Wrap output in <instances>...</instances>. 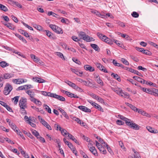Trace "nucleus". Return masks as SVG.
<instances>
[{
  "label": "nucleus",
  "mask_w": 158,
  "mask_h": 158,
  "mask_svg": "<svg viewBox=\"0 0 158 158\" xmlns=\"http://www.w3.org/2000/svg\"><path fill=\"white\" fill-rule=\"evenodd\" d=\"M19 105L21 109H23V111L24 113L25 110V108H27V99L24 97H22L19 100Z\"/></svg>",
  "instance_id": "obj_1"
},
{
  "label": "nucleus",
  "mask_w": 158,
  "mask_h": 158,
  "mask_svg": "<svg viewBox=\"0 0 158 158\" xmlns=\"http://www.w3.org/2000/svg\"><path fill=\"white\" fill-rule=\"evenodd\" d=\"M13 88L12 86L9 83H6L4 87L3 91L4 94L5 95L9 94L12 90Z\"/></svg>",
  "instance_id": "obj_2"
},
{
  "label": "nucleus",
  "mask_w": 158,
  "mask_h": 158,
  "mask_svg": "<svg viewBox=\"0 0 158 158\" xmlns=\"http://www.w3.org/2000/svg\"><path fill=\"white\" fill-rule=\"evenodd\" d=\"M30 96V100L31 101H35V98H34V96L35 95V93L32 90H28L26 92Z\"/></svg>",
  "instance_id": "obj_3"
},
{
  "label": "nucleus",
  "mask_w": 158,
  "mask_h": 158,
  "mask_svg": "<svg viewBox=\"0 0 158 158\" xmlns=\"http://www.w3.org/2000/svg\"><path fill=\"white\" fill-rule=\"evenodd\" d=\"M62 92L64 93L66 95L70 98H79V97L77 95L74 94H73L70 93L69 92L63 90H62Z\"/></svg>",
  "instance_id": "obj_4"
},
{
  "label": "nucleus",
  "mask_w": 158,
  "mask_h": 158,
  "mask_svg": "<svg viewBox=\"0 0 158 158\" xmlns=\"http://www.w3.org/2000/svg\"><path fill=\"white\" fill-rule=\"evenodd\" d=\"M27 81L26 79H14L12 80L13 83L16 84H20L26 82Z\"/></svg>",
  "instance_id": "obj_5"
},
{
  "label": "nucleus",
  "mask_w": 158,
  "mask_h": 158,
  "mask_svg": "<svg viewBox=\"0 0 158 158\" xmlns=\"http://www.w3.org/2000/svg\"><path fill=\"white\" fill-rule=\"evenodd\" d=\"M52 97L55 98L60 101L63 102L65 100V98L62 96L53 93Z\"/></svg>",
  "instance_id": "obj_6"
},
{
  "label": "nucleus",
  "mask_w": 158,
  "mask_h": 158,
  "mask_svg": "<svg viewBox=\"0 0 158 158\" xmlns=\"http://www.w3.org/2000/svg\"><path fill=\"white\" fill-rule=\"evenodd\" d=\"M78 108L81 110L85 112L90 113L91 111L90 109L83 106H79L78 107Z\"/></svg>",
  "instance_id": "obj_7"
},
{
  "label": "nucleus",
  "mask_w": 158,
  "mask_h": 158,
  "mask_svg": "<svg viewBox=\"0 0 158 158\" xmlns=\"http://www.w3.org/2000/svg\"><path fill=\"white\" fill-rule=\"evenodd\" d=\"M95 64L97 67L100 70L103 72L104 73H107L108 72L105 69V67L101 64L96 63Z\"/></svg>",
  "instance_id": "obj_8"
},
{
  "label": "nucleus",
  "mask_w": 158,
  "mask_h": 158,
  "mask_svg": "<svg viewBox=\"0 0 158 158\" xmlns=\"http://www.w3.org/2000/svg\"><path fill=\"white\" fill-rule=\"evenodd\" d=\"M102 41H103L106 43L110 44H113V40H110L106 36H103V37L102 38Z\"/></svg>",
  "instance_id": "obj_9"
},
{
  "label": "nucleus",
  "mask_w": 158,
  "mask_h": 158,
  "mask_svg": "<svg viewBox=\"0 0 158 158\" xmlns=\"http://www.w3.org/2000/svg\"><path fill=\"white\" fill-rule=\"evenodd\" d=\"M14 74L12 73H5L3 76V79H7L14 77Z\"/></svg>",
  "instance_id": "obj_10"
},
{
  "label": "nucleus",
  "mask_w": 158,
  "mask_h": 158,
  "mask_svg": "<svg viewBox=\"0 0 158 158\" xmlns=\"http://www.w3.org/2000/svg\"><path fill=\"white\" fill-rule=\"evenodd\" d=\"M85 69L87 71L92 72L94 71V69L89 65H86L84 66Z\"/></svg>",
  "instance_id": "obj_11"
},
{
  "label": "nucleus",
  "mask_w": 158,
  "mask_h": 158,
  "mask_svg": "<svg viewBox=\"0 0 158 158\" xmlns=\"http://www.w3.org/2000/svg\"><path fill=\"white\" fill-rule=\"evenodd\" d=\"M33 80L34 81L39 83H42L45 82V81L44 79L37 77H33Z\"/></svg>",
  "instance_id": "obj_12"
},
{
  "label": "nucleus",
  "mask_w": 158,
  "mask_h": 158,
  "mask_svg": "<svg viewBox=\"0 0 158 158\" xmlns=\"http://www.w3.org/2000/svg\"><path fill=\"white\" fill-rule=\"evenodd\" d=\"M89 150L95 156H98L97 151L95 147L93 146L90 147Z\"/></svg>",
  "instance_id": "obj_13"
},
{
  "label": "nucleus",
  "mask_w": 158,
  "mask_h": 158,
  "mask_svg": "<svg viewBox=\"0 0 158 158\" xmlns=\"http://www.w3.org/2000/svg\"><path fill=\"white\" fill-rule=\"evenodd\" d=\"M133 78L141 83L144 84L145 83V80L138 76H134L133 77Z\"/></svg>",
  "instance_id": "obj_14"
},
{
  "label": "nucleus",
  "mask_w": 158,
  "mask_h": 158,
  "mask_svg": "<svg viewBox=\"0 0 158 158\" xmlns=\"http://www.w3.org/2000/svg\"><path fill=\"white\" fill-rule=\"evenodd\" d=\"M9 2L10 4L13 5H15L19 8H21L22 7V5L18 2L10 0L9 1Z\"/></svg>",
  "instance_id": "obj_15"
},
{
  "label": "nucleus",
  "mask_w": 158,
  "mask_h": 158,
  "mask_svg": "<svg viewBox=\"0 0 158 158\" xmlns=\"http://www.w3.org/2000/svg\"><path fill=\"white\" fill-rule=\"evenodd\" d=\"M147 129L150 132L153 133H157L158 131L157 130H155L154 128H152L150 126H147L146 127Z\"/></svg>",
  "instance_id": "obj_16"
},
{
  "label": "nucleus",
  "mask_w": 158,
  "mask_h": 158,
  "mask_svg": "<svg viewBox=\"0 0 158 158\" xmlns=\"http://www.w3.org/2000/svg\"><path fill=\"white\" fill-rule=\"evenodd\" d=\"M71 70L73 72L80 77L83 74V72L82 71H79L75 69H72Z\"/></svg>",
  "instance_id": "obj_17"
},
{
  "label": "nucleus",
  "mask_w": 158,
  "mask_h": 158,
  "mask_svg": "<svg viewBox=\"0 0 158 158\" xmlns=\"http://www.w3.org/2000/svg\"><path fill=\"white\" fill-rule=\"evenodd\" d=\"M111 76L117 80L119 82L121 81L120 77L117 74H114V73H112L111 74Z\"/></svg>",
  "instance_id": "obj_18"
},
{
  "label": "nucleus",
  "mask_w": 158,
  "mask_h": 158,
  "mask_svg": "<svg viewBox=\"0 0 158 158\" xmlns=\"http://www.w3.org/2000/svg\"><path fill=\"white\" fill-rule=\"evenodd\" d=\"M41 94L45 96H48L52 97L53 94L52 93L50 92H47L46 91H41Z\"/></svg>",
  "instance_id": "obj_19"
},
{
  "label": "nucleus",
  "mask_w": 158,
  "mask_h": 158,
  "mask_svg": "<svg viewBox=\"0 0 158 158\" xmlns=\"http://www.w3.org/2000/svg\"><path fill=\"white\" fill-rule=\"evenodd\" d=\"M83 40L87 42H90L94 40V39L93 38L91 37L86 35Z\"/></svg>",
  "instance_id": "obj_20"
},
{
  "label": "nucleus",
  "mask_w": 158,
  "mask_h": 158,
  "mask_svg": "<svg viewBox=\"0 0 158 158\" xmlns=\"http://www.w3.org/2000/svg\"><path fill=\"white\" fill-rule=\"evenodd\" d=\"M78 36L80 38V39L84 40L86 35V34L83 31H80L78 32Z\"/></svg>",
  "instance_id": "obj_21"
},
{
  "label": "nucleus",
  "mask_w": 158,
  "mask_h": 158,
  "mask_svg": "<svg viewBox=\"0 0 158 158\" xmlns=\"http://www.w3.org/2000/svg\"><path fill=\"white\" fill-rule=\"evenodd\" d=\"M68 136L70 139L74 141L77 144L79 143V142L77 141V139L71 134L68 133Z\"/></svg>",
  "instance_id": "obj_22"
},
{
  "label": "nucleus",
  "mask_w": 158,
  "mask_h": 158,
  "mask_svg": "<svg viewBox=\"0 0 158 158\" xmlns=\"http://www.w3.org/2000/svg\"><path fill=\"white\" fill-rule=\"evenodd\" d=\"M93 106L95 107L96 109H98V110L100 111L101 112H103V110L102 107L100 105L96 103L93 105Z\"/></svg>",
  "instance_id": "obj_23"
},
{
  "label": "nucleus",
  "mask_w": 158,
  "mask_h": 158,
  "mask_svg": "<svg viewBox=\"0 0 158 158\" xmlns=\"http://www.w3.org/2000/svg\"><path fill=\"white\" fill-rule=\"evenodd\" d=\"M9 65V64L5 61H2L0 62V66L2 68H4Z\"/></svg>",
  "instance_id": "obj_24"
},
{
  "label": "nucleus",
  "mask_w": 158,
  "mask_h": 158,
  "mask_svg": "<svg viewBox=\"0 0 158 158\" xmlns=\"http://www.w3.org/2000/svg\"><path fill=\"white\" fill-rule=\"evenodd\" d=\"M0 9L5 12L7 11L8 10L6 6L1 4H0Z\"/></svg>",
  "instance_id": "obj_25"
},
{
  "label": "nucleus",
  "mask_w": 158,
  "mask_h": 158,
  "mask_svg": "<svg viewBox=\"0 0 158 158\" xmlns=\"http://www.w3.org/2000/svg\"><path fill=\"white\" fill-rule=\"evenodd\" d=\"M112 90L114 92L118 94H121V92L122 91V89L121 88L117 89L116 88H112Z\"/></svg>",
  "instance_id": "obj_26"
},
{
  "label": "nucleus",
  "mask_w": 158,
  "mask_h": 158,
  "mask_svg": "<svg viewBox=\"0 0 158 158\" xmlns=\"http://www.w3.org/2000/svg\"><path fill=\"white\" fill-rule=\"evenodd\" d=\"M113 42L115 43L118 46L121 48H123V46L121 42H120L119 41L117 40L114 39H113Z\"/></svg>",
  "instance_id": "obj_27"
},
{
  "label": "nucleus",
  "mask_w": 158,
  "mask_h": 158,
  "mask_svg": "<svg viewBox=\"0 0 158 158\" xmlns=\"http://www.w3.org/2000/svg\"><path fill=\"white\" fill-rule=\"evenodd\" d=\"M130 127L136 130H138L139 129V126L134 123L132 124Z\"/></svg>",
  "instance_id": "obj_28"
},
{
  "label": "nucleus",
  "mask_w": 158,
  "mask_h": 158,
  "mask_svg": "<svg viewBox=\"0 0 158 158\" xmlns=\"http://www.w3.org/2000/svg\"><path fill=\"white\" fill-rule=\"evenodd\" d=\"M15 35L16 37H18L20 40H22L23 42L25 43H27L26 40L21 35L18 34H16Z\"/></svg>",
  "instance_id": "obj_29"
},
{
  "label": "nucleus",
  "mask_w": 158,
  "mask_h": 158,
  "mask_svg": "<svg viewBox=\"0 0 158 158\" xmlns=\"http://www.w3.org/2000/svg\"><path fill=\"white\" fill-rule=\"evenodd\" d=\"M83 84L87 86L92 87L93 86V84L89 81H84Z\"/></svg>",
  "instance_id": "obj_30"
},
{
  "label": "nucleus",
  "mask_w": 158,
  "mask_h": 158,
  "mask_svg": "<svg viewBox=\"0 0 158 158\" xmlns=\"http://www.w3.org/2000/svg\"><path fill=\"white\" fill-rule=\"evenodd\" d=\"M129 71L130 72L133 73L139 76H141V74L139 73L138 71L136 70H134V69H129Z\"/></svg>",
  "instance_id": "obj_31"
},
{
  "label": "nucleus",
  "mask_w": 158,
  "mask_h": 158,
  "mask_svg": "<svg viewBox=\"0 0 158 158\" xmlns=\"http://www.w3.org/2000/svg\"><path fill=\"white\" fill-rule=\"evenodd\" d=\"M19 97V96H16L12 98V100L14 101V103L15 104H17Z\"/></svg>",
  "instance_id": "obj_32"
},
{
  "label": "nucleus",
  "mask_w": 158,
  "mask_h": 158,
  "mask_svg": "<svg viewBox=\"0 0 158 158\" xmlns=\"http://www.w3.org/2000/svg\"><path fill=\"white\" fill-rule=\"evenodd\" d=\"M92 48L96 51H98L99 49V47L98 45L95 44H90Z\"/></svg>",
  "instance_id": "obj_33"
},
{
  "label": "nucleus",
  "mask_w": 158,
  "mask_h": 158,
  "mask_svg": "<svg viewBox=\"0 0 158 158\" xmlns=\"http://www.w3.org/2000/svg\"><path fill=\"white\" fill-rule=\"evenodd\" d=\"M55 32L59 34H62L63 31L61 28L57 26L55 29Z\"/></svg>",
  "instance_id": "obj_34"
},
{
  "label": "nucleus",
  "mask_w": 158,
  "mask_h": 158,
  "mask_svg": "<svg viewBox=\"0 0 158 158\" xmlns=\"http://www.w3.org/2000/svg\"><path fill=\"white\" fill-rule=\"evenodd\" d=\"M126 121H125L126 124L127 125L131 127V126L132 125V124L133 123L132 122H131L130 119L127 118Z\"/></svg>",
  "instance_id": "obj_35"
},
{
  "label": "nucleus",
  "mask_w": 158,
  "mask_h": 158,
  "mask_svg": "<svg viewBox=\"0 0 158 158\" xmlns=\"http://www.w3.org/2000/svg\"><path fill=\"white\" fill-rule=\"evenodd\" d=\"M44 106L45 107V109L48 113L50 114L52 113L51 108L47 105L44 104Z\"/></svg>",
  "instance_id": "obj_36"
},
{
  "label": "nucleus",
  "mask_w": 158,
  "mask_h": 158,
  "mask_svg": "<svg viewBox=\"0 0 158 158\" xmlns=\"http://www.w3.org/2000/svg\"><path fill=\"white\" fill-rule=\"evenodd\" d=\"M31 132L32 133L33 135H34L36 137H37H37H38L40 136L39 132L35 130H33Z\"/></svg>",
  "instance_id": "obj_37"
},
{
  "label": "nucleus",
  "mask_w": 158,
  "mask_h": 158,
  "mask_svg": "<svg viewBox=\"0 0 158 158\" xmlns=\"http://www.w3.org/2000/svg\"><path fill=\"white\" fill-rule=\"evenodd\" d=\"M20 32L23 34L24 35L27 37H29V39L30 38V36L25 31L21 30Z\"/></svg>",
  "instance_id": "obj_38"
},
{
  "label": "nucleus",
  "mask_w": 158,
  "mask_h": 158,
  "mask_svg": "<svg viewBox=\"0 0 158 158\" xmlns=\"http://www.w3.org/2000/svg\"><path fill=\"white\" fill-rule=\"evenodd\" d=\"M145 83L147 85H149L150 86L152 85L153 86L155 87L156 86V84L155 83H153L151 81L148 82V81L145 80Z\"/></svg>",
  "instance_id": "obj_39"
},
{
  "label": "nucleus",
  "mask_w": 158,
  "mask_h": 158,
  "mask_svg": "<svg viewBox=\"0 0 158 158\" xmlns=\"http://www.w3.org/2000/svg\"><path fill=\"white\" fill-rule=\"evenodd\" d=\"M97 82L101 86L103 85V83L102 80L100 79V77H99L98 79L96 80Z\"/></svg>",
  "instance_id": "obj_40"
},
{
  "label": "nucleus",
  "mask_w": 158,
  "mask_h": 158,
  "mask_svg": "<svg viewBox=\"0 0 158 158\" xmlns=\"http://www.w3.org/2000/svg\"><path fill=\"white\" fill-rule=\"evenodd\" d=\"M8 25L7 27L8 28L13 30H15V27L13 25L9 23H8Z\"/></svg>",
  "instance_id": "obj_41"
},
{
  "label": "nucleus",
  "mask_w": 158,
  "mask_h": 158,
  "mask_svg": "<svg viewBox=\"0 0 158 158\" xmlns=\"http://www.w3.org/2000/svg\"><path fill=\"white\" fill-rule=\"evenodd\" d=\"M32 102H34L35 104L37 105L38 106H40L42 104L41 102L39 100H38L35 98V101H31Z\"/></svg>",
  "instance_id": "obj_42"
},
{
  "label": "nucleus",
  "mask_w": 158,
  "mask_h": 158,
  "mask_svg": "<svg viewBox=\"0 0 158 158\" xmlns=\"http://www.w3.org/2000/svg\"><path fill=\"white\" fill-rule=\"evenodd\" d=\"M121 61L125 64L128 65L129 64L128 62L126 59L123 58H122L121 59Z\"/></svg>",
  "instance_id": "obj_43"
},
{
  "label": "nucleus",
  "mask_w": 158,
  "mask_h": 158,
  "mask_svg": "<svg viewBox=\"0 0 158 158\" xmlns=\"http://www.w3.org/2000/svg\"><path fill=\"white\" fill-rule=\"evenodd\" d=\"M33 27L39 31H41L42 30V27L37 24H34Z\"/></svg>",
  "instance_id": "obj_44"
},
{
  "label": "nucleus",
  "mask_w": 158,
  "mask_h": 158,
  "mask_svg": "<svg viewBox=\"0 0 158 158\" xmlns=\"http://www.w3.org/2000/svg\"><path fill=\"white\" fill-rule=\"evenodd\" d=\"M131 15L132 16L135 18H138L139 16V14L135 11L133 12Z\"/></svg>",
  "instance_id": "obj_45"
},
{
  "label": "nucleus",
  "mask_w": 158,
  "mask_h": 158,
  "mask_svg": "<svg viewBox=\"0 0 158 158\" xmlns=\"http://www.w3.org/2000/svg\"><path fill=\"white\" fill-rule=\"evenodd\" d=\"M61 134L63 135H68V133H69V132H68L67 131L64 129H62V130H61Z\"/></svg>",
  "instance_id": "obj_46"
},
{
  "label": "nucleus",
  "mask_w": 158,
  "mask_h": 158,
  "mask_svg": "<svg viewBox=\"0 0 158 158\" xmlns=\"http://www.w3.org/2000/svg\"><path fill=\"white\" fill-rule=\"evenodd\" d=\"M46 32V35L48 36L50 38H52V33L48 30H46L45 31Z\"/></svg>",
  "instance_id": "obj_47"
},
{
  "label": "nucleus",
  "mask_w": 158,
  "mask_h": 158,
  "mask_svg": "<svg viewBox=\"0 0 158 158\" xmlns=\"http://www.w3.org/2000/svg\"><path fill=\"white\" fill-rule=\"evenodd\" d=\"M143 53L149 56L151 55L152 54L150 51L147 50H144Z\"/></svg>",
  "instance_id": "obj_48"
},
{
  "label": "nucleus",
  "mask_w": 158,
  "mask_h": 158,
  "mask_svg": "<svg viewBox=\"0 0 158 158\" xmlns=\"http://www.w3.org/2000/svg\"><path fill=\"white\" fill-rule=\"evenodd\" d=\"M117 24H118L119 26L123 27H124L126 26L125 24L124 23L120 21L118 22H117Z\"/></svg>",
  "instance_id": "obj_49"
},
{
  "label": "nucleus",
  "mask_w": 158,
  "mask_h": 158,
  "mask_svg": "<svg viewBox=\"0 0 158 158\" xmlns=\"http://www.w3.org/2000/svg\"><path fill=\"white\" fill-rule=\"evenodd\" d=\"M37 139H38L40 142L44 143L45 142L44 139V138L40 136V135L38 137H37Z\"/></svg>",
  "instance_id": "obj_50"
},
{
  "label": "nucleus",
  "mask_w": 158,
  "mask_h": 158,
  "mask_svg": "<svg viewBox=\"0 0 158 158\" xmlns=\"http://www.w3.org/2000/svg\"><path fill=\"white\" fill-rule=\"evenodd\" d=\"M24 86L25 90L33 88L32 86L31 85H24Z\"/></svg>",
  "instance_id": "obj_51"
},
{
  "label": "nucleus",
  "mask_w": 158,
  "mask_h": 158,
  "mask_svg": "<svg viewBox=\"0 0 158 158\" xmlns=\"http://www.w3.org/2000/svg\"><path fill=\"white\" fill-rule=\"evenodd\" d=\"M129 107H130L132 110L135 111L137 112L138 110V109L135 106H133L132 104H131V105H130V106Z\"/></svg>",
  "instance_id": "obj_52"
},
{
  "label": "nucleus",
  "mask_w": 158,
  "mask_h": 158,
  "mask_svg": "<svg viewBox=\"0 0 158 158\" xmlns=\"http://www.w3.org/2000/svg\"><path fill=\"white\" fill-rule=\"evenodd\" d=\"M112 63L115 66H119L120 63H118L117 61L114 59H113L112 61Z\"/></svg>",
  "instance_id": "obj_53"
},
{
  "label": "nucleus",
  "mask_w": 158,
  "mask_h": 158,
  "mask_svg": "<svg viewBox=\"0 0 158 158\" xmlns=\"http://www.w3.org/2000/svg\"><path fill=\"white\" fill-rule=\"evenodd\" d=\"M96 99L97 100L98 102H100L102 103H104V100L102 98L99 97L98 96V97Z\"/></svg>",
  "instance_id": "obj_54"
},
{
  "label": "nucleus",
  "mask_w": 158,
  "mask_h": 158,
  "mask_svg": "<svg viewBox=\"0 0 158 158\" xmlns=\"http://www.w3.org/2000/svg\"><path fill=\"white\" fill-rule=\"evenodd\" d=\"M57 56H59L63 60H65L63 54L61 53L60 52H57Z\"/></svg>",
  "instance_id": "obj_55"
},
{
  "label": "nucleus",
  "mask_w": 158,
  "mask_h": 158,
  "mask_svg": "<svg viewBox=\"0 0 158 158\" xmlns=\"http://www.w3.org/2000/svg\"><path fill=\"white\" fill-rule=\"evenodd\" d=\"M116 123L117 124L120 125H123L124 124V122L120 120H118L116 121Z\"/></svg>",
  "instance_id": "obj_56"
},
{
  "label": "nucleus",
  "mask_w": 158,
  "mask_h": 158,
  "mask_svg": "<svg viewBox=\"0 0 158 158\" xmlns=\"http://www.w3.org/2000/svg\"><path fill=\"white\" fill-rule=\"evenodd\" d=\"M139 113L141 114H142L144 116L145 115V113L146 112L144 111H143L142 110H141L140 109H138V110L137 111Z\"/></svg>",
  "instance_id": "obj_57"
},
{
  "label": "nucleus",
  "mask_w": 158,
  "mask_h": 158,
  "mask_svg": "<svg viewBox=\"0 0 158 158\" xmlns=\"http://www.w3.org/2000/svg\"><path fill=\"white\" fill-rule=\"evenodd\" d=\"M148 43L151 45L152 46L154 47H156V48H158V45L152 42L151 41H149Z\"/></svg>",
  "instance_id": "obj_58"
},
{
  "label": "nucleus",
  "mask_w": 158,
  "mask_h": 158,
  "mask_svg": "<svg viewBox=\"0 0 158 158\" xmlns=\"http://www.w3.org/2000/svg\"><path fill=\"white\" fill-rule=\"evenodd\" d=\"M49 26L54 31L57 27L56 25L53 24H50Z\"/></svg>",
  "instance_id": "obj_59"
},
{
  "label": "nucleus",
  "mask_w": 158,
  "mask_h": 158,
  "mask_svg": "<svg viewBox=\"0 0 158 158\" xmlns=\"http://www.w3.org/2000/svg\"><path fill=\"white\" fill-rule=\"evenodd\" d=\"M11 18L13 20L15 23H17L18 22V20L17 18L13 15L11 16Z\"/></svg>",
  "instance_id": "obj_60"
},
{
  "label": "nucleus",
  "mask_w": 158,
  "mask_h": 158,
  "mask_svg": "<svg viewBox=\"0 0 158 158\" xmlns=\"http://www.w3.org/2000/svg\"><path fill=\"white\" fill-rule=\"evenodd\" d=\"M138 69L139 70H141L144 72L146 71L147 70V69L146 68H143L141 66H139L138 67Z\"/></svg>",
  "instance_id": "obj_61"
},
{
  "label": "nucleus",
  "mask_w": 158,
  "mask_h": 158,
  "mask_svg": "<svg viewBox=\"0 0 158 158\" xmlns=\"http://www.w3.org/2000/svg\"><path fill=\"white\" fill-rule=\"evenodd\" d=\"M74 89H75L77 91H78L80 92H82L83 91V90L82 89H81V88L79 87L78 86L76 85V87L74 88Z\"/></svg>",
  "instance_id": "obj_62"
},
{
  "label": "nucleus",
  "mask_w": 158,
  "mask_h": 158,
  "mask_svg": "<svg viewBox=\"0 0 158 158\" xmlns=\"http://www.w3.org/2000/svg\"><path fill=\"white\" fill-rule=\"evenodd\" d=\"M27 121L32 127H35L36 126V125L35 124L31 122L29 120H27Z\"/></svg>",
  "instance_id": "obj_63"
},
{
  "label": "nucleus",
  "mask_w": 158,
  "mask_h": 158,
  "mask_svg": "<svg viewBox=\"0 0 158 158\" xmlns=\"http://www.w3.org/2000/svg\"><path fill=\"white\" fill-rule=\"evenodd\" d=\"M90 96H91L92 98L95 99H96V98H97L98 96L96 95V94L93 93H91L90 94H89Z\"/></svg>",
  "instance_id": "obj_64"
}]
</instances>
